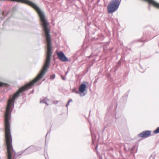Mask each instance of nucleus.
<instances>
[{
  "label": "nucleus",
  "instance_id": "f257e3e1",
  "mask_svg": "<svg viewBox=\"0 0 159 159\" xmlns=\"http://www.w3.org/2000/svg\"><path fill=\"white\" fill-rule=\"evenodd\" d=\"M13 98L10 99L7 104L5 118V133L6 143L7 146L8 159H12L11 151L13 150L11 145L12 139L10 129L9 120L11 111V107L12 103H14Z\"/></svg>",
  "mask_w": 159,
  "mask_h": 159
},
{
  "label": "nucleus",
  "instance_id": "f03ea898",
  "mask_svg": "<svg viewBox=\"0 0 159 159\" xmlns=\"http://www.w3.org/2000/svg\"><path fill=\"white\" fill-rule=\"evenodd\" d=\"M51 56L50 55H47L46 61L44 66L39 74L37 76L29 83L26 84L25 86L20 88L19 90L13 95L12 97L13 101H15L16 98L19 96L20 93L27 89L28 88H30L32 85L39 80L44 75L48 70V68L49 66L51 60Z\"/></svg>",
  "mask_w": 159,
  "mask_h": 159
},
{
  "label": "nucleus",
  "instance_id": "7ed1b4c3",
  "mask_svg": "<svg viewBox=\"0 0 159 159\" xmlns=\"http://www.w3.org/2000/svg\"><path fill=\"white\" fill-rule=\"evenodd\" d=\"M121 0H112L107 6L108 13H112L118 8Z\"/></svg>",
  "mask_w": 159,
  "mask_h": 159
},
{
  "label": "nucleus",
  "instance_id": "20e7f679",
  "mask_svg": "<svg viewBox=\"0 0 159 159\" xmlns=\"http://www.w3.org/2000/svg\"><path fill=\"white\" fill-rule=\"evenodd\" d=\"M151 134L150 130H145L138 134V136L142 138H147Z\"/></svg>",
  "mask_w": 159,
  "mask_h": 159
},
{
  "label": "nucleus",
  "instance_id": "39448f33",
  "mask_svg": "<svg viewBox=\"0 0 159 159\" xmlns=\"http://www.w3.org/2000/svg\"><path fill=\"white\" fill-rule=\"evenodd\" d=\"M57 55L58 57L61 61L64 62H66L68 61L67 58L62 52L57 53Z\"/></svg>",
  "mask_w": 159,
  "mask_h": 159
},
{
  "label": "nucleus",
  "instance_id": "423d86ee",
  "mask_svg": "<svg viewBox=\"0 0 159 159\" xmlns=\"http://www.w3.org/2000/svg\"><path fill=\"white\" fill-rule=\"evenodd\" d=\"M86 85L84 84H82L79 88V91L80 93H83L86 89Z\"/></svg>",
  "mask_w": 159,
  "mask_h": 159
},
{
  "label": "nucleus",
  "instance_id": "0eeeda50",
  "mask_svg": "<svg viewBox=\"0 0 159 159\" xmlns=\"http://www.w3.org/2000/svg\"><path fill=\"white\" fill-rule=\"evenodd\" d=\"M48 100L47 98H45L43 100H40V103H45L47 105H48Z\"/></svg>",
  "mask_w": 159,
  "mask_h": 159
},
{
  "label": "nucleus",
  "instance_id": "6e6552de",
  "mask_svg": "<svg viewBox=\"0 0 159 159\" xmlns=\"http://www.w3.org/2000/svg\"><path fill=\"white\" fill-rule=\"evenodd\" d=\"M153 133L154 134L159 133V127H157V129L153 131Z\"/></svg>",
  "mask_w": 159,
  "mask_h": 159
},
{
  "label": "nucleus",
  "instance_id": "1a4fd4ad",
  "mask_svg": "<svg viewBox=\"0 0 159 159\" xmlns=\"http://www.w3.org/2000/svg\"><path fill=\"white\" fill-rule=\"evenodd\" d=\"M7 84H6L3 83L2 82H0V87H2L3 86H6Z\"/></svg>",
  "mask_w": 159,
  "mask_h": 159
},
{
  "label": "nucleus",
  "instance_id": "9d476101",
  "mask_svg": "<svg viewBox=\"0 0 159 159\" xmlns=\"http://www.w3.org/2000/svg\"><path fill=\"white\" fill-rule=\"evenodd\" d=\"M72 99H70V100H69L68 102H67L66 105V107H68V106L69 105V104L70 103V102H72Z\"/></svg>",
  "mask_w": 159,
  "mask_h": 159
},
{
  "label": "nucleus",
  "instance_id": "9b49d317",
  "mask_svg": "<svg viewBox=\"0 0 159 159\" xmlns=\"http://www.w3.org/2000/svg\"><path fill=\"white\" fill-rule=\"evenodd\" d=\"M55 77V75H53L51 76V79L52 80H53Z\"/></svg>",
  "mask_w": 159,
  "mask_h": 159
},
{
  "label": "nucleus",
  "instance_id": "f8f14e48",
  "mask_svg": "<svg viewBox=\"0 0 159 159\" xmlns=\"http://www.w3.org/2000/svg\"><path fill=\"white\" fill-rule=\"evenodd\" d=\"M73 92L75 93L76 94H78L79 93V92L78 91H76L75 89H73Z\"/></svg>",
  "mask_w": 159,
  "mask_h": 159
},
{
  "label": "nucleus",
  "instance_id": "ddd939ff",
  "mask_svg": "<svg viewBox=\"0 0 159 159\" xmlns=\"http://www.w3.org/2000/svg\"><path fill=\"white\" fill-rule=\"evenodd\" d=\"M61 78L63 80H66V78L65 77H64L63 76H61Z\"/></svg>",
  "mask_w": 159,
  "mask_h": 159
},
{
  "label": "nucleus",
  "instance_id": "4468645a",
  "mask_svg": "<svg viewBox=\"0 0 159 159\" xmlns=\"http://www.w3.org/2000/svg\"><path fill=\"white\" fill-rule=\"evenodd\" d=\"M16 8V7H13L12 8V9L13 10H14V9Z\"/></svg>",
  "mask_w": 159,
  "mask_h": 159
},
{
  "label": "nucleus",
  "instance_id": "2eb2a0df",
  "mask_svg": "<svg viewBox=\"0 0 159 159\" xmlns=\"http://www.w3.org/2000/svg\"><path fill=\"white\" fill-rule=\"evenodd\" d=\"M50 131L49 132V131L48 132V133H47V134L46 135V137L47 136V135L48 134V133L49 132L50 133Z\"/></svg>",
  "mask_w": 159,
  "mask_h": 159
},
{
  "label": "nucleus",
  "instance_id": "dca6fc26",
  "mask_svg": "<svg viewBox=\"0 0 159 159\" xmlns=\"http://www.w3.org/2000/svg\"><path fill=\"white\" fill-rule=\"evenodd\" d=\"M97 147H98V146H97V147L96 148V149H97Z\"/></svg>",
  "mask_w": 159,
  "mask_h": 159
},
{
  "label": "nucleus",
  "instance_id": "f3484780",
  "mask_svg": "<svg viewBox=\"0 0 159 159\" xmlns=\"http://www.w3.org/2000/svg\"><path fill=\"white\" fill-rule=\"evenodd\" d=\"M67 74V72L66 73V75Z\"/></svg>",
  "mask_w": 159,
  "mask_h": 159
}]
</instances>
